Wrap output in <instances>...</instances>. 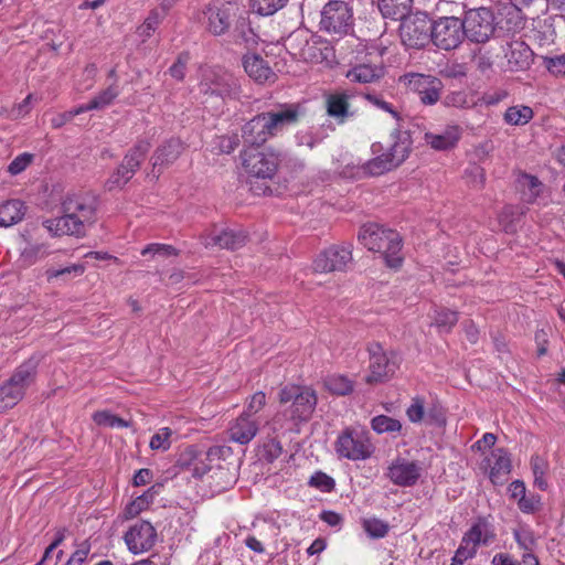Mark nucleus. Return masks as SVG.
<instances>
[{"mask_svg": "<svg viewBox=\"0 0 565 565\" xmlns=\"http://www.w3.org/2000/svg\"><path fill=\"white\" fill-rule=\"evenodd\" d=\"M278 401L287 405L274 416L270 425L274 431H299V426L308 422L317 406L318 397L312 387L287 385L278 393Z\"/></svg>", "mask_w": 565, "mask_h": 565, "instance_id": "nucleus-1", "label": "nucleus"}, {"mask_svg": "<svg viewBox=\"0 0 565 565\" xmlns=\"http://www.w3.org/2000/svg\"><path fill=\"white\" fill-rule=\"evenodd\" d=\"M64 215L43 221V226L55 236H83L96 220V202L88 195H72L64 203Z\"/></svg>", "mask_w": 565, "mask_h": 565, "instance_id": "nucleus-2", "label": "nucleus"}, {"mask_svg": "<svg viewBox=\"0 0 565 565\" xmlns=\"http://www.w3.org/2000/svg\"><path fill=\"white\" fill-rule=\"evenodd\" d=\"M300 116L299 107L286 105L278 110L259 114L247 121L242 129L246 147L259 148L269 138L277 136L287 127L295 125Z\"/></svg>", "mask_w": 565, "mask_h": 565, "instance_id": "nucleus-3", "label": "nucleus"}, {"mask_svg": "<svg viewBox=\"0 0 565 565\" xmlns=\"http://www.w3.org/2000/svg\"><path fill=\"white\" fill-rule=\"evenodd\" d=\"M359 241L369 250L380 253L388 267H401L403 263L402 238L396 231L376 223H369L361 227Z\"/></svg>", "mask_w": 565, "mask_h": 565, "instance_id": "nucleus-4", "label": "nucleus"}, {"mask_svg": "<svg viewBox=\"0 0 565 565\" xmlns=\"http://www.w3.org/2000/svg\"><path fill=\"white\" fill-rule=\"evenodd\" d=\"M200 93L222 100L235 99L241 94L238 78L222 67H205L201 73Z\"/></svg>", "mask_w": 565, "mask_h": 565, "instance_id": "nucleus-5", "label": "nucleus"}, {"mask_svg": "<svg viewBox=\"0 0 565 565\" xmlns=\"http://www.w3.org/2000/svg\"><path fill=\"white\" fill-rule=\"evenodd\" d=\"M334 450L340 458L360 461L369 459L375 447L367 430L348 427L337 437Z\"/></svg>", "mask_w": 565, "mask_h": 565, "instance_id": "nucleus-6", "label": "nucleus"}, {"mask_svg": "<svg viewBox=\"0 0 565 565\" xmlns=\"http://www.w3.org/2000/svg\"><path fill=\"white\" fill-rule=\"evenodd\" d=\"M409 151L411 138L406 134H401L386 151L363 163L362 172L371 177L388 172L402 164L408 157Z\"/></svg>", "mask_w": 565, "mask_h": 565, "instance_id": "nucleus-7", "label": "nucleus"}, {"mask_svg": "<svg viewBox=\"0 0 565 565\" xmlns=\"http://www.w3.org/2000/svg\"><path fill=\"white\" fill-rule=\"evenodd\" d=\"M36 365L33 361L22 363L11 377L0 386V413L15 406L24 396L25 390L35 379Z\"/></svg>", "mask_w": 565, "mask_h": 565, "instance_id": "nucleus-8", "label": "nucleus"}, {"mask_svg": "<svg viewBox=\"0 0 565 565\" xmlns=\"http://www.w3.org/2000/svg\"><path fill=\"white\" fill-rule=\"evenodd\" d=\"M494 537L491 523L486 518H479L463 535L451 565L462 564L472 558L480 545H489Z\"/></svg>", "mask_w": 565, "mask_h": 565, "instance_id": "nucleus-9", "label": "nucleus"}, {"mask_svg": "<svg viewBox=\"0 0 565 565\" xmlns=\"http://www.w3.org/2000/svg\"><path fill=\"white\" fill-rule=\"evenodd\" d=\"M370 356L369 374L365 376L367 384H377L391 379L399 366L396 352L385 350L379 342L367 345Z\"/></svg>", "mask_w": 565, "mask_h": 565, "instance_id": "nucleus-10", "label": "nucleus"}, {"mask_svg": "<svg viewBox=\"0 0 565 565\" xmlns=\"http://www.w3.org/2000/svg\"><path fill=\"white\" fill-rule=\"evenodd\" d=\"M242 166L246 173L260 179H270L275 175L280 158L273 149L246 147L242 153Z\"/></svg>", "mask_w": 565, "mask_h": 565, "instance_id": "nucleus-11", "label": "nucleus"}, {"mask_svg": "<svg viewBox=\"0 0 565 565\" xmlns=\"http://www.w3.org/2000/svg\"><path fill=\"white\" fill-rule=\"evenodd\" d=\"M399 36L406 47H424L431 42V22L429 17L422 12L408 14L401 22Z\"/></svg>", "mask_w": 565, "mask_h": 565, "instance_id": "nucleus-12", "label": "nucleus"}, {"mask_svg": "<svg viewBox=\"0 0 565 565\" xmlns=\"http://www.w3.org/2000/svg\"><path fill=\"white\" fill-rule=\"evenodd\" d=\"M353 26V12L348 2L332 0L321 11L320 29L337 35L348 34Z\"/></svg>", "mask_w": 565, "mask_h": 565, "instance_id": "nucleus-13", "label": "nucleus"}, {"mask_svg": "<svg viewBox=\"0 0 565 565\" xmlns=\"http://www.w3.org/2000/svg\"><path fill=\"white\" fill-rule=\"evenodd\" d=\"M465 39V25L456 17H443L431 23V42L440 50L458 47Z\"/></svg>", "mask_w": 565, "mask_h": 565, "instance_id": "nucleus-14", "label": "nucleus"}, {"mask_svg": "<svg viewBox=\"0 0 565 565\" xmlns=\"http://www.w3.org/2000/svg\"><path fill=\"white\" fill-rule=\"evenodd\" d=\"M461 23L465 25V36L475 43H486L495 30L494 14L487 8L469 10Z\"/></svg>", "mask_w": 565, "mask_h": 565, "instance_id": "nucleus-15", "label": "nucleus"}, {"mask_svg": "<svg viewBox=\"0 0 565 565\" xmlns=\"http://www.w3.org/2000/svg\"><path fill=\"white\" fill-rule=\"evenodd\" d=\"M352 262L350 245H333L322 250L313 260V269L318 273L343 271Z\"/></svg>", "mask_w": 565, "mask_h": 565, "instance_id": "nucleus-16", "label": "nucleus"}, {"mask_svg": "<svg viewBox=\"0 0 565 565\" xmlns=\"http://www.w3.org/2000/svg\"><path fill=\"white\" fill-rule=\"evenodd\" d=\"M409 90L419 95L420 102L425 105H434L440 98L443 83L439 78L425 74H407L403 77Z\"/></svg>", "mask_w": 565, "mask_h": 565, "instance_id": "nucleus-17", "label": "nucleus"}, {"mask_svg": "<svg viewBox=\"0 0 565 565\" xmlns=\"http://www.w3.org/2000/svg\"><path fill=\"white\" fill-rule=\"evenodd\" d=\"M423 473L418 461L405 458L394 459L387 467L386 476L396 486L412 487L417 483Z\"/></svg>", "mask_w": 565, "mask_h": 565, "instance_id": "nucleus-18", "label": "nucleus"}, {"mask_svg": "<svg viewBox=\"0 0 565 565\" xmlns=\"http://www.w3.org/2000/svg\"><path fill=\"white\" fill-rule=\"evenodd\" d=\"M156 537L154 527L147 521L134 524L124 536L128 550L134 554L149 551L154 545Z\"/></svg>", "mask_w": 565, "mask_h": 565, "instance_id": "nucleus-19", "label": "nucleus"}, {"mask_svg": "<svg viewBox=\"0 0 565 565\" xmlns=\"http://www.w3.org/2000/svg\"><path fill=\"white\" fill-rule=\"evenodd\" d=\"M247 235L241 230L214 228L202 236L205 247L218 246L227 249H237L245 245Z\"/></svg>", "mask_w": 565, "mask_h": 565, "instance_id": "nucleus-20", "label": "nucleus"}, {"mask_svg": "<svg viewBox=\"0 0 565 565\" xmlns=\"http://www.w3.org/2000/svg\"><path fill=\"white\" fill-rule=\"evenodd\" d=\"M258 429V422L254 417L248 416V413H242L230 424L227 433L231 441L247 445L254 439Z\"/></svg>", "mask_w": 565, "mask_h": 565, "instance_id": "nucleus-21", "label": "nucleus"}, {"mask_svg": "<svg viewBox=\"0 0 565 565\" xmlns=\"http://www.w3.org/2000/svg\"><path fill=\"white\" fill-rule=\"evenodd\" d=\"M504 57L509 71H525L533 62V51L523 41H512L504 49Z\"/></svg>", "mask_w": 565, "mask_h": 565, "instance_id": "nucleus-22", "label": "nucleus"}, {"mask_svg": "<svg viewBox=\"0 0 565 565\" xmlns=\"http://www.w3.org/2000/svg\"><path fill=\"white\" fill-rule=\"evenodd\" d=\"M183 150L182 142L179 139H170L160 146L153 153L152 161V177L159 178L163 168L173 163Z\"/></svg>", "mask_w": 565, "mask_h": 565, "instance_id": "nucleus-23", "label": "nucleus"}, {"mask_svg": "<svg viewBox=\"0 0 565 565\" xmlns=\"http://www.w3.org/2000/svg\"><path fill=\"white\" fill-rule=\"evenodd\" d=\"M353 95L345 92H335L326 96V109L329 117L338 124H343L348 118L354 115L351 109V99Z\"/></svg>", "mask_w": 565, "mask_h": 565, "instance_id": "nucleus-24", "label": "nucleus"}, {"mask_svg": "<svg viewBox=\"0 0 565 565\" xmlns=\"http://www.w3.org/2000/svg\"><path fill=\"white\" fill-rule=\"evenodd\" d=\"M243 66L247 75L257 83L274 82L276 78L269 63L258 54L244 55Z\"/></svg>", "mask_w": 565, "mask_h": 565, "instance_id": "nucleus-25", "label": "nucleus"}, {"mask_svg": "<svg viewBox=\"0 0 565 565\" xmlns=\"http://www.w3.org/2000/svg\"><path fill=\"white\" fill-rule=\"evenodd\" d=\"M461 135L460 126L449 125L439 134L426 132L424 139L435 150H448L458 143Z\"/></svg>", "mask_w": 565, "mask_h": 565, "instance_id": "nucleus-26", "label": "nucleus"}, {"mask_svg": "<svg viewBox=\"0 0 565 565\" xmlns=\"http://www.w3.org/2000/svg\"><path fill=\"white\" fill-rule=\"evenodd\" d=\"M203 14L206 30L213 35H222L228 30L232 17L230 8L209 7Z\"/></svg>", "mask_w": 565, "mask_h": 565, "instance_id": "nucleus-27", "label": "nucleus"}, {"mask_svg": "<svg viewBox=\"0 0 565 565\" xmlns=\"http://www.w3.org/2000/svg\"><path fill=\"white\" fill-rule=\"evenodd\" d=\"M384 76V68L381 64L360 63L347 72V78L353 83H375Z\"/></svg>", "mask_w": 565, "mask_h": 565, "instance_id": "nucleus-28", "label": "nucleus"}, {"mask_svg": "<svg viewBox=\"0 0 565 565\" xmlns=\"http://www.w3.org/2000/svg\"><path fill=\"white\" fill-rule=\"evenodd\" d=\"M488 461L490 466V479L493 483L501 482L502 478L511 472L510 456L502 448L493 450Z\"/></svg>", "mask_w": 565, "mask_h": 565, "instance_id": "nucleus-29", "label": "nucleus"}, {"mask_svg": "<svg viewBox=\"0 0 565 565\" xmlns=\"http://www.w3.org/2000/svg\"><path fill=\"white\" fill-rule=\"evenodd\" d=\"M26 207L20 200H8L0 204V227H10L21 222Z\"/></svg>", "mask_w": 565, "mask_h": 565, "instance_id": "nucleus-30", "label": "nucleus"}, {"mask_svg": "<svg viewBox=\"0 0 565 565\" xmlns=\"http://www.w3.org/2000/svg\"><path fill=\"white\" fill-rule=\"evenodd\" d=\"M412 0H379V10L383 18L403 20L408 14Z\"/></svg>", "mask_w": 565, "mask_h": 565, "instance_id": "nucleus-31", "label": "nucleus"}, {"mask_svg": "<svg viewBox=\"0 0 565 565\" xmlns=\"http://www.w3.org/2000/svg\"><path fill=\"white\" fill-rule=\"evenodd\" d=\"M430 318L431 326H435L439 333H449L458 322V312L447 308L436 307Z\"/></svg>", "mask_w": 565, "mask_h": 565, "instance_id": "nucleus-32", "label": "nucleus"}, {"mask_svg": "<svg viewBox=\"0 0 565 565\" xmlns=\"http://www.w3.org/2000/svg\"><path fill=\"white\" fill-rule=\"evenodd\" d=\"M167 11L168 6H162L160 8L152 10L148 18L145 20V22L138 28V34L140 38H142L143 41L154 33V31L163 20Z\"/></svg>", "mask_w": 565, "mask_h": 565, "instance_id": "nucleus-33", "label": "nucleus"}, {"mask_svg": "<svg viewBox=\"0 0 565 565\" xmlns=\"http://www.w3.org/2000/svg\"><path fill=\"white\" fill-rule=\"evenodd\" d=\"M533 110L531 107L525 105H516L509 107L503 119L508 125L511 126H524L533 118Z\"/></svg>", "mask_w": 565, "mask_h": 565, "instance_id": "nucleus-34", "label": "nucleus"}, {"mask_svg": "<svg viewBox=\"0 0 565 565\" xmlns=\"http://www.w3.org/2000/svg\"><path fill=\"white\" fill-rule=\"evenodd\" d=\"M323 386L332 394L347 395L353 391V382L342 374H331L324 377Z\"/></svg>", "mask_w": 565, "mask_h": 565, "instance_id": "nucleus-35", "label": "nucleus"}, {"mask_svg": "<svg viewBox=\"0 0 565 565\" xmlns=\"http://www.w3.org/2000/svg\"><path fill=\"white\" fill-rule=\"evenodd\" d=\"M519 184L522 190L523 200L527 203L536 202L543 189L541 181L536 177L522 174L519 178Z\"/></svg>", "mask_w": 565, "mask_h": 565, "instance_id": "nucleus-36", "label": "nucleus"}, {"mask_svg": "<svg viewBox=\"0 0 565 565\" xmlns=\"http://www.w3.org/2000/svg\"><path fill=\"white\" fill-rule=\"evenodd\" d=\"M118 95V87L116 85H110L109 87L100 92L97 96H95L89 103L81 105V107L83 108L84 113L94 109H102L110 105Z\"/></svg>", "mask_w": 565, "mask_h": 565, "instance_id": "nucleus-37", "label": "nucleus"}, {"mask_svg": "<svg viewBox=\"0 0 565 565\" xmlns=\"http://www.w3.org/2000/svg\"><path fill=\"white\" fill-rule=\"evenodd\" d=\"M153 500V493L148 490L141 495H138L136 499L130 501L125 510L124 518L126 520H130L139 515L142 511L147 510Z\"/></svg>", "mask_w": 565, "mask_h": 565, "instance_id": "nucleus-38", "label": "nucleus"}, {"mask_svg": "<svg viewBox=\"0 0 565 565\" xmlns=\"http://www.w3.org/2000/svg\"><path fill=\"white\" fill-rule=\"evenodd\" d=\"M548 468L550 465L545 458L539 455H535L531 458V469L534 477V484L541 490L547 489L546 473Z\"/></svg>", "mask_w": 565, "mask_h": 565, "instance_id": "nucleus-39", "label": "nucleus"}, {"mask_svg": "<svg viewBox=\"0 0 565 565\" xmlns=\"http://www.w3.org/2000/svg\"><path fill=\"white\" fill-rule=\"evenodd\" d=\"M135 172L136 170L131 166H128L124 159L122 163L107 180L106 186L108 190L121 188L134 177Z\"/></svg>", "mask_w": 565, "mask_h": 565, "instance_id": "nucleus-40", "label": "nucleus"}, {"mask_svg": "<svg viewBox=\"0 0 565 565\" xmlns=\"http://www.w3.org/2000/svg\"><path fill=\"white\" fill-rule=\"evenodd\" d=\"M93 420L103 427L110 428H127L130 426V422L118 417L117 415L108 412V411H99L93 414Z\"/></svg>", "mask_w": 565, "mask_h": 565, "instance_id": "nucleus-41", "label": "nucleus"}, {"mask_svg": "<svg viewBox=\"0 0 565 565\" xmlns=\"http://www.w3.org/2000/svg\"><path fill=\"white\" fill-rule=\"evenodd\" d=\"M287 0H250V9L254 13L268 17L282 9Z\"/></svg>", "mask_w": 565, "mask_h": 565, "instance_id": "nucleus-42", "label": "nucleus"}, {"mask_svg": "<svg viewBox=\"0 0 565 565\" xmlns=\"http://www.w3.org/2000/svg\"><path fill=\"white\" fill-rule=\"evenodd\" d=\"M371 427L377 434L397 433L402 429V424L398 419L390 416L377 415L372 418Z\"/></svg>", "mask_w": 565, "mask_h": 565, "instance_id": "nucleus-43", "label": "nucleus"}, {"mask_svg": "<svg viewBox=\"0 0 565 565\" xmlns=\"http://www.w3.org/2000/svg\"><path fill=\"white\" fill-rule=\"evenodd\" d=\"M444 104L447 107L455 108H471L476 105L473 97L465 90L451 92L444 98Z\"/></svg>", "mask_w": 565, "mask_h": 565, "instance_id": "nucleus-44", "label": "nucleus"}, {"mask_svg": "<svg viewBox=\"0 0 565 565\" xmlns=\"http://www.w3.org/2000/svg\"><path fill=\"white\" fill-rule=\"evenodd\" d=\"M150 147L151 145L148 140H139L125 157L128 166H131L137 171L141 161L150 150Z\"/></svg>", "mask_w": 565, "mask_h": 565, "instance_id": "nucleus-45", "label": "nucleus"}, {"mask_svg": "<svg viewBox=\"0 0 565 565\" xmlns=\"http://www.w3.org/2000/svg\"><path fill=\"white\" fill-rule=\"evenodd\" d=\"M173 430L169 427L160 428L150 439L149 447L152 450L166 451L171 447Z\"/></svg>", "mask_w": 565, "mask_h": 565, "instance_id": "nucleus-46", "label": "nucleus"}, {"mask_svg": "<svg viewBox=\"0 0 565 565\" xmlns=\"http://www.w3.org/2000/svg\"><path fill=\"white\" fill-rule=\"evenodd\" d=\"M406 415L412 423H420L425 417V399L420 396L413 397Z\"/></svg>", "mask_w": 565, "mask_h": 565, "instance_id": "nucleus-47", "label": "nucleus"}, {"mask_svg": "<svg viewBox=\"0 0 565 565\" xmlns=\"http://www.w3.org/2000/svg\"><path fill=\"white\" fill-rule=\"evenodd\" d=\"M84 271H85L84 265L74 264V265H71V266H67V267H64L61 269H54V268L46 269L45 276H46L47 281H52V280L60 278L62 276H65V275L73 274L74 276H81L84 274Z\"/></svg>", "mask_w": 565, "mask_h": 565, "instance_id": "nucleus-48", "label": "nucleus"}, {"mask_svg": "<svg viewBox=\"0 0 565 565\" xmlns=\"http://www.w3.org/2000/svg\"><path fill=\"white\" fill-rule=\"evenodd\" d=\"M364 531L372 537H384L388 532V525L379 519H367L363 522Z\"/></svg>", "mask_w": 565, "mask_h": 565, "instance_id": "nucleus-49", "label": "nucleus"}, {"mask_svg": "<svg viewBox=\"0 0 565 565\" xmlns=\"http://www.w3.org/2000/svg\"><path fill=\"white\" fill-rule=\"evenodd\" d=\"M148 254H151L153 256L158 255L162 257H170L175 256L178 253L177 249L171 245L153 243L147 245L141 250V255L146 256Z\"/></svg>", "mask_w": 565, "mask_h": 565, "instance_id": "nucleus-50", "label": "nucleus"}, {"mask_svg": "<svg viewBox=\"0 0 565 565\" xmlns=\"http://www.w3.org/2000/svg\"><path fill=\"white\" fill-rule=\"evenodd\" d=\"M544 65L550 73L556 76H565V55L544 57Z\"/></svg>", "mask_w": 565, "mask_h": 565, "instance_id": "nucleus-51", "label": "nucleus"}, {"mask_svg": "<svg viewBox=\"0 0 565 565\" xmlns=\"http://www.w3.org/2000/svg\"><path fill=\"white\" fill-rule=\"evenodd\" d=\"M33 156L30 153H21L15 157L8 167V171L12 175H17L24 171L32 162Z\"/></svg>", "mask_w": 565, "mask_h": 565, "instance_id": "nucleus-52", "label": "nucleus"}, {"mask_svg": "<svg viewBox=\"0 0 565 565\" xmlns=\"http://www.w3.org/2000/svg\"><path fill=\"white\" fill-rule=\"evenodd\" d=\"M189 62V54L182 53L178 56L177 61L170 66L169 73L170 75L182 81L185 76V67Z\"/></svg>", "mask_w": 565, "mask_h": 565, "instance_id": "nucleus-53", "label": "nucleus"}, {"mask_svg": "<svg viewBox=\"0 0 565 565\" xmlns=\"http://www.w3.org/2000/svg\"><path fill=\"white\" fill-rule=\"evenodd\" d=\"M310 486L320 489L321 491H331L334 487V480L323 472L315 473L309 481Z\"/></svg>", "mask_w": 565, "mask_h": 565, "instance_id": "nucleus-54", "label": "nucleus"}, {"mask_svg": "<svg viewBox=\"0 0 565 565\" xmlns=\"http://www.w3.org/2000/svg\"><path fill=\"white\" fill-rule=\"evenodd\" d=\"M518 507L523 513H534L541 507V497L536 494L525 495L518 502Z\"/></svg>", "mask_w": 565, "mask_h": 565, "instance_id": "nucleus-55", "label": "nucleus"}, {"mask_svg": "<svg viewBox=\"0 0 565 565\" xmlns=\"http://www.w3.org/2000/svg\"><path fill=\"white\" fill-rule=\"evenodd\" d=\"M266 404V395L263 392H256L247 403L246 409L243 413H248V416L254 417Z\"/></svg>", "mask_w": 565, "mask_h": 565, "instance_id": "nucleus-56", "label": "nucleus"}, {"mask_svg": "<svg viewBox=\"0 0 565 565\" xmlns=\"http://www.w3.org/2000/svg\"><path fill=\"white\" fill-rule=\"evenodd\" d=\"M467 182L473 188H480L484 183V171L479 166H472L466 170Z\"/></svg>", "mask_w": 565, "mask_h": 565, "instance_id": "nucleus-57", "label": "nucleus"}, {"mask_svg": "<svg viewBox=\"0 0 565 565\" xmlns=\"http://www.w3.org/2000/svg\"><path fill=\"white\" fill-rule=\"evenodd\" d=\"M83 113H84L83 108L81 106H78V107H76V108H74L72 110H68V111H65V113H62V114H57L51 120L52 127L61 128L66 122L71 121L75 116L81 115Z\"/></svg>", "mask_w": 565, "mask_h": 565, "instance_id": "nucleus-58", "label": "nucleus"}, {"mask_svg": "<svg viewBox=\"0 0 565 565\" xmlns=\"http://www.w3.org/2000/svg\"><path fill=\"white\" fill-rule=\"evenodd\" d=\"M508 96V93L503 89H495L492 92H487L481 97V103L487 106H494L502 100H504Z\"/></svg>", "mask_w": 565, "mask_h": 565, "instance_id": "nucleus-59", "label": "nucleus"}, {"mask_svg": "<svg viewBox=\"0 0 565 565\" xmlns=\"http://www.w3.org/2000/svg\"><path fill=\"white\" fill-rule=\"evenodd\" d=\"M238 146V139L236 136H223L220 138L218 147L224 153H231Z\"/></svg>", "mask_w": 565, "mask_h": 565, "instance_id": "nucleus-60", "label": "nucleus"}, {"mask_svg": "<svg viewBox=\"0 0 565 565\" xmlns=\"http://www.w3.org/2000/svg\"><path fill=\"white\" fill-rule=\"evenodd\" d=\"M509 491L511 497L518 500V502L521 500V498H524L526 495L525 484L521 480L513 481L509 487Z\"/></svg>", "mask_w": 565, "mask_h": 565, "instance_id": "nucleus-61", "label": "nucleus"}, {"mask_svg": "<svg viewBox=\"0 0 565 565\" xmlns=\"http://www.w3.org/2000/svg\"><path fill=\"white\" fill-rule=\"evenodd\" d=\"M89 548L76 550L65 565H83L87 561Z\"/></svg>", "mask_w": 565, "mask_h": 565, "instance_id": "nucleus-62", "label": "nucleus"}, {"mask_svg": "<svg viewBox=\"0 0 565 565\" xmlns=\"http://www.w3.org/2000/svg\"><path fill=\"white\" fill-rule=\"evenodd\" d=\"M265 451L267 452L268 459L274 460L281 455L282 447L278 440L271 439L265 445Z\"/></svg>", "mask_w": 565, "mask_h": 565, "instance_id": "nucleus-63", "label": "nucleus"}, {"mask_svg": "<svg viewBox=\"0 0 565 565\" xmlns=\"http://www.w3.org/2000/svg\"><path fill=\"white\" fill-rule=\"evenodd\" d=\"M33 99V95L29 94L22 103H20L14 109H13V116L15 118L24 117L29 114L31 109V102Z\"/></svg>", "mask_w": 565, "mask_h": 565, "instance_id": "nucleus-64", "label": "nucleus"}]
</instances>
